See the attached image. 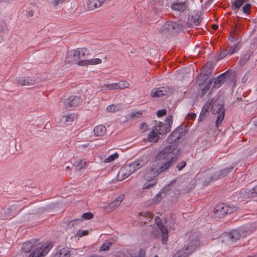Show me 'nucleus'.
I'll list each match as a JSON object with an SVG mask.
<instances>
[{
    "mask_svg": "<svg viewBox=\"0 0 257 257\" xmlns=\"http://www.w3.org/2000/svg\"><path fill=\"white\" fill-rule=\"evenodd\" d=\"M181 154L180 149L176 144L170 145L162 150L156 157V164L148 166L144 175L148 181H153L160 173L168 169L173 163L176 162Z\"/></svg>",
    "mask_w": 257,
    "mask_h": 257,
    "instance_id": "f257e3e1",
    "label": "nucleus"
},
{
    "mask_svg": "<svg viewBox=\"0 0 257 257\" xmlns=\"http://www.w3.org/2000/svg\"><path fill=\"white\" fill-rule=\"evenodd\" d=\"M170 8L173 11L182 13L188 8V3L187 1L176 0L171 4Z\"/></svg>",
    "mask_w": 257,
    "mask_h": 257,
    "instance_id": "dca6fc26",
    "label": "nucleus"
},
{
    "mask_svg": "<svg viewBox=\"0 0 257 257\" xmlns=\"http://www.w3.org/2000/svg\"><path fill=\"white\" fill-rule=\"evenodd\" d=\"M173 123V116L171 115L167 116L164 122L160 121L158 125L154 126L159 135H166L171 131Z\"/></svg>",
    "mask_w": 257,
    "mask_h": 257,
    "instance_id": "423d86ee",
    "label": "nucleus"
},
{
    "mask_svg": "<svg viewBox=\"0 0 257 257\" xmlns=\"http://www.w3.org/2000/svg\"><path fill=\"white\" fill-rule=\"evenodd\" d=\"M237 210V207L232 205L226 204V215L231 214Z\"/></svg>",
    "mask_w": 257,
    "mask_h": 257,
    "instance_id": "58836bf2",
    "label": "nucleus"
},
{
    "mask_svg": "<svg viewBox=\"0 0 257 257\" xmlns=\"http://www.w3.org/2000/svg\"><path fill=\"white\" fill-rule=\"evenodd\" d=\"M149 160V159L148 156H142L133 162L128 164V165L134 173L138 170L145 166Z\"/></svg>",
    "mask_w": 257,
    "mask_h": 257,
    "instance_id": "9d476101",
    "label": "nucleus"
},
{
    "mask_svg": "<svg viewBox=\"0 0 257 257\" xmlns=\"http://www.w3.org/2000/svg\"><path fill=\"white\" fill-rule=\"evenodd\" d=\"M111 245H112V243H110L109 242H105L101 246V247L100 248V250H101V251L107 250L109 249V248L110 247Z\"/></svg>",
    "mask_w": 257,
    "mask_h": 257,
    "instance_id": "603ef678",
    "label": "nucleus"
},
{
    "mask_svg": "<svg viewBox=\"0 0 257 257\" xmlns=\"http://www.w3.org/2000/svg\"><path fill=\"white\" fill-rule=\"evenodd\" d=\"M118 104H117L116 105H115L114 104L108 105L106 107V111L108 112H116V111H118L119 110V108H118Z\"/></svg>",
    "mask_w": 257,
    "mask_h": 257,
    "instance_id": "49530a36",
    "label": "nucleus"
},
{
    "mask_svg": "<svg viewBox=\"0 0 257 257\" xmlns=\"http://www.w3.org/2000/svg\"><path fill=\"white\" fill-rule=\"evenodd\" d=\"M235 72L229 69L214 79L213 86L218 88L224 82L227 84L231 83L235 81Z\"/></svg>",
    "mask_w": 257,
    "mask_h": 257,
    "instance_id": "7ed1b4c3",
    "label": "nucleus"
},
{
    "mask_svg": "<svg viewBox=\"0 0 257 257\" xmlns=\"http://www.w3.org/2000/svg\"><path fill=\"white\" fill-rule=\"evenodd\" d=\"M75 50L77 52V54L79 55V60H84L83 58H84L85 56V53L87 52V50L81 48Z\"/></svg>",
    "mask_w": 257,
    "mask_h": 257,
    "instance_id": "a18cd8bd",
    "label": "nucleus"
},
{
    "mask_svg": "<svg viewBox=\"0 0 257 257\" xmlns=\"http://www.w3.org/2000/svg\"><path fill=\"white\" fill-rule=\"evenodd\" d=\"M143 111H138L136 112H132L130 114L131 118L132 119H136L140 118L142 116Z\"/></svg>",
    "mask_w": 257,
    "mask_h": 257,
    "instance_id": "de8ad7c7",
    "label": "nucleus"
},
{
    "mask_svg": "<svg viewBox=\"0 0 257 257\" xmlns=\"http://www.w3.org/2000/svg\"><path fill=\"white\" fill-rule=\"evenodd\" d=\"M76 118V116L74 113H67V114L61 116L60 122L64 124L70 123L74 121Z\"/></svg>",
    "mask_w": 257,
    "mask_h": 257,
    "instance_id": "a878e982",
    "label": "nucleus"
},
{
    "mask_svg": "<svg viewBox=\"0 0 257 257\" xmlns=\"http://www.w3.org/2000/svg\"><path fill=\"white\" fill-rule=\"evenodd\" d=\"M153 89L151 95L153 97H160L164 95H167L172 92V89L168 86H162L158 88L154 91Z\"/></svg>",
    "mask_w": 257,
    "mask_h": 257,
    "instance_id": "f3484780",
    "label": "nucleus"
},
{
    "mask_svg": "<svg viewBox=\"0 0 257 257\" xmlns=\"http://www.w3.org/2000/svg\"><path fill=\"white\" fill-rule=\"evenodd\" d=\"M200 243V234L198 232H194L190 236L188 242L184 246L186 250L191 254L199 246Z\"/></svg>",
    "mask_w": 257,
    "mask_h": 257,
    "instance_id": "39448f33",
    "label": "nucleus"
},
{
    "mask_svg": "<svg viewBox=\"0 0 257 257\" xmlns=\"http://www.w3.org/2000/svg\"><path fill=\"white\" fill-rule=\"evenodd\" d=\"M188 115L189 119L191 120H193L196 117V114L194 113H188Z\"/></svg>",
    "mask_w": 257,
    "mask_h": 257,
    "instance_id": "338daca9",
    "label": "nucleus"
},
{
    "mask_svg": "<svg viewBox=\"0 0 257 257\" xmlns=\"http://www.w3.org/2000/svg\"><path fill=\"white\" fill-rule=\"evenodd\" d=\"M124 198L123 195H120L118 196L115 200L109 204V207L112 209H115L121 203Z\"/></svg>",
    "mask_w": 257,
    "mask_h": 257,
    "instance_id": "cd10ccee",
    "label": "nucleus"
},
{
    "mask_svg": "<svg viewBox=\"0 0 257 257\" xmlns=\"http://www.w3.org/2000/svg\"><path fill=\"white\" fill-rule=\"evenodd\" d=\"M187 250H186L185 248L178 250L175 254V257H187L191 253L188 252Z\"/></svg>",
    "mask_w": 257,
    "mask_h": 257,
    "instance_id": "c9c22d12",
    "label": "nucleus"
},
{
    "mask_svg": "<svg viewBox=\"0 0 257 257\" xmlns=\"http://www.w3.org/2000/svg\"><path fill=\"white\" fill-rule=\"evenodd\" d=\"M211 176L214 181L222 178L221 175H220L219 171L216 172Z\"/></svg>",
    "mask_w": 257,
    "mask_h": 257,
    "instance_id": "13d9d810",
    "label": "nucleus"
},
{
    "mask_svg": "<svg viewBox=\"0 0 257 257\" xmlns=\"http://www.w3.org/2000/svg\"><path fill=\"white\" fill-rule=\"evenodd\" d=\"M211 110L213 114H217L215 125L216 127L218 128L219 125L221 124L224 118L225 109L223 108V104L219 103L217 100H212Z\"/></svg>",
    "mask_w": 257,
    "mask_h": 257,
    "instance_id": "20e7f679",
    "label": "nucleus"
},
{
    "mask_svg": "<svg viewBox=\"0 0 257 257\" xmlns=\"http://www.w3.org/2000/svg\"><path fill=\"white\" fill-rule=\"evenodd\" d=\"M233 169V167L229 166L227 168H225L219 171L220 175H221L222 178L226 176L229 173L231 172Z\"/></svg>",
    "mask_w": 257,
    "mask_h": 257,
    "instance_id": "e433bc0d",
    "label": "nucleus"
},
{
    "mask_svg": "<svg viewBox=\"0 0 257 257\" xmlns=\"http://www.w3.org/2000/svg\"><path fill=\"white\" fill-rule=\"evenodd\" d=\"M117 86V89H122L129 87L130 84L126 81H120L116 83Z\"/></svg>",
    "mask_w": 257,
    "mask_h": 257,
    "instance_id": "a19ab883",
    "label": "nucleus"
},
{
    "mask_svg": "<svg viewBox=\"0 0 257 257\" xmlns=\"http://www.w3.org/2000/svg\"><path fill=\"white\" fill-rule=\"evenodd\" d=\"M149 182H146L143 186V189H148L153 187L157 183V180H153L149 181Z\"/></svg>",
    "mask_w": 257,
    "mask_h": 257,
    "instance_id": "37998d69",
    "label": "nucleus"
},
{
    "mask_svg": "<svg viewBox=\"0 0 257 257\" xmlns=\"http://www.w3.org/2000/svg\"><path fill=\"white\" fill-rule=\"evenodd\" d=\"M231 9L232 10L235 11V12H237V11L241 7V6L244 3L243 0H231Z\"/></svg>",
    "mask_w": 257,
    "mask_h": 257,
    "instance_id": "2f4dec72",
    "label": "nucleus"
},
{
    "mask_svg": "<svg viewBox=\"0 0 257 257\" xmlns=\"http://www.w3.org/2000/svg\"><path fill=\"white\" fill-rule=\"evenodd\" d=\"M208 78V76L205 75V74L201 72L197 77L198 85L199 86L203 85L207 82Z\"/></svg>",
    "mask_w": 257,
    "mask_h": 257,
    "instance_id": "473e14b6",
    "label": "nucleus"
},
{
    "mask_svg": "<svg viewBox=\"0 0 257 257\" xmlns=\"http://www.w3.org/2000/svg\"><path fill=\"white\" fill-rule=\"evenodd\" d=\"M214 67V64L212 62H208L206 65L203 67L201 73L208 77L211 74L212 70Z\"/></svg>",
    "mask_w": 257,
    "mask_h": 257,
    "instance_id": "393cba45",
    "label": "nucleus"
},
{
    "mask_svg": "<svg viewBox=\"0 0 257 257\" xmlns=\"http://www.w3.org/2000/svg\"><path fill=\"white\" fill-rule=\"evenodd\" d=\"M226 204H217L214 208L213 214L215 217L222 218L226 215Z\"/></svg>",
    "mask_w": 257,
    "mask_h": 257,
    "instance_id": "a211bd4d",
    "label": "nucleus"
},
{
    "mask_svg": "<svg viewBox=\"0 0 257 257\" xmlns=\"http://www.w3.org/2000/svg\"><path fill=\"white\" fill-rule=\"evenodd\" d=\"M82 101V98L78 96H70L64 101V104L66 108L68 109L71 107H76L79 105Z\"/></svg>",
    "mask_w": 257,
    "mask_h": 257,
    "instance_id": "4468645a",
    "label": "nucleus"
},
{
    "mask_svg": "<svg viewBox=\"0 0 257 257\" xmlns=\"http://www.w3.org/2000/svg\"><path fill=\"white\" fill-rule=\"evenodd\" d=\"M167 113V110L165 109L159 110L157 112V115L158 117H160L164 116Z\"/></svg>",
    "mask_w": 257,
    "mask_h": 257,
    "instance_id": "bf43d9fd",
    "label": "nucleus"
},
{
    "mask_svg": "<svg viewBox=\"0 0 257 257\" xmlns=\"http://www.w3.org/2000/svg\"><path fill=\"white\" fill-rule=\"evenodd\" d=\"M94 217V214L92 212H86L84 213L82 215V219L84 220H89L93 218Z\"/></svg>",
    "mask_w": 257,
    "mask_h": 257,
    "instance_id": "8fccbe9b",
    "label": "nucleus"
},
{
    "mask_svg": "<svg viewBox=\"0 0 257 257\" xmlns=\"http://www.w3.org/2000/svg\"><path fill=\"white\" fill-rule=\"evenodd\" d=\"M212 102V100H211L210 102H207L202 107V110L207 112L208 113V111L209 109L210 108L211 104Z\"/></svg>",
    "mask_w": 257,
    "mask_h": 257,
    "instance_id": "6e6d98bb",
    "label": "nucleus"
},
{
    "mask_svg": "<svg viewBox=\"0 0 257 257\" xmlns=\"http://www.w3.org/2000/svg\"><path fill=\"white\" fill-rule=\"evenodd\" d=\"M106 0H88L87 4L89 10H93L100 7Z\"/></svg>",
    "mask_w": 257,
    "mask_h": 257,
    "instance_id": "4be33fe9",
    "label": "nucleus"
},
{
    "mask_svg": "<svg viewBox=\"0 0 257 257\" xmlns=\"http://www.w3.org/2000/svg\"><path fill=\"white\" fill-rule=\"evenodd\" d=\"M257 195V185L249 189H242L240 192L237 194L238 198H247L255 197Z\"/></svg>",
    "mask_w": 257,
    "mask_h": 257,
    "instance_id": "2eb2a0df",
    "label": "nucleus"
},
{
    "mask_svg": "<svg viewBox=\"0 0 257 257\" xmlns=\"http://www.w3.org/2000/svg\"><path fill=\"white\" fill-rule=\"evenodd\" d=\"M251 7V5L250 4H245V5L242 8L243 12L247 15L249 14L250 13Z\"/></svg>",
    "mask_w": 257,
    "mask_h": 257,
    "instance_id": "3c124183",
    "label": "nucleus"
},
{
    "mask_svg": "<svg viewBox=\"0 0 257 257\" xmlns=\"http://www.w3.org/2000/svg\"><path fill=\"white\" fill-rule=\"evenodd\" d=\"M180 30V27L178 23L173 21H168L162 26L161 32L175 35L178 33Z\"/></svg>",
    "mask_w": 257,
    "mask_h": 257,
    "instance_id": "0eeeda50",
    "label": "nucleus"
},
{
    "mask_svg": "<svg viewBox=\"0 0 257 257\" xmlns=\"http://www.w3.org/2000/svg\"><path fill=\"white\" fill-rule=\"evenodd\" d=\"M88 234V230H79L77 233V236L79 237H81L82 236L87 235Z\"/></svg>",
    "mask_w": 257,
    "mask_h": 257,
    "instance_id": "5fc2aeb1",
    "label": "nucleus"
},
{
    "mask_svg": "<svg viewBox=\"0 0 257 257\" xmlns=\"http://www.w3.org/2000/svg\"><path fill=\"white\" fill-rule=\"evenodd\" d=\"M51 246L49 244H43L41 246H38L34 252H32L28 257H44L49 251Z\"/></svg>",
    "mask_w": 257,
    "mask_h": 257,
    "instance_id": "9b49d317",
    "label": "nucleus"
},
{
    "mask_svg": "<svg viewBox=\"0 0 257 257\" xmlns=\"http://www.w3.org/2000/svg\"><path fill=\"white\" fill-rule=\"evenodd\" d=\"M186 134V130L181 126L178 127L173 131L167 138V141L170 144H173L179 140Z\"/></svg>",
    "mask_w": 257,
    "mask_h": 257,
    "instance_id": "1a4fd4ad",
    "label": "nucleus"
},
{
    "mask_svg": "<svg viewBox=\"0 0 257 257\" xmlns=\"http://www.w3.org/2000/svg\"><path fill=\"white\" fill-rule=\"evenodd\" d=\"M93 132L96 136H103L106 132V128L104 125H99L94 128Z\"/></svg>",
    "mask_w": 257,
    "mask_h": 257,
    "instance_id": "c85d7f7f",
    "label": "nucleus"
},
{
    "mask_svg": "<svg viewBox=\"0 0 257 257\" xmlns=\"http://www.w3.org/2000/svg\"><path fill=\"white\" fill-rule=\"evenodd\" d=\"M186 165V162L185 161H181L177 166V168L179 170H182Z\"/></svg>",
    "mask_w": 257,
    "mask_h": 257,
    "instance_id": "052dcab7",
    "label": "nucleus"
},
{
    "mask_svg": "<svg viewBox=\"0 0 257 257\" xmlns=\"http://www.w3.org/2000/svg\"><path fill=\"white\" fill-rule=\"evenodd\" d=\"M200 16L197 13H195L192 16H189L188 23L190 26H198L201 22Z\"/></svg>",
    "mask_w": 257,
    "mask_h": 257,
    "instance_id": "5701e85b",
    "label": "nucleus"
},
{
    "mask_svg": "<svg viewBox=\"0 0 257 257\" xmlns=\"http://www.w3.org/2000/svg\"><path fill=\"white\" fill-rule=\"evenodd\" d=\"M239 43L237 42L234 44L233 45L230 46L228 49L229 55H231L233 53L236 52L238 50H239V48L238 46Z\"/></svg>",
    "mask_w": 257,
    "mask_h": 257,
    "instance_id": "4c0bfd02",
    "label": "nucleus"
},
{
    "mask_svg": "<svg viewBox=\"0 0 257 257\" xmlns=\"http://www.w3.org/2000/svg\"><path fill=\"white\" fill-rule=\"evenodd\" d=\"M248 231L244 227L233 229L230 232H224L222 235V242L227 245H231L238 240L241 237H244Z\"/></svg>",
    "mask_w": 257,
    "mask_h": 257,
    "instance_id": "f03ea898",
    "label": "nucleus"
},
{
    "mask_svg": "<svg viewBox=\"0 0 257 257\" xmlns=\"http://www.w3.org/2000/svg\"><path fill=\"white\" fill-rule=\"evenodd\" d=\"M228 55L229 52L228 49H224L218 54V59H222Z\"/></svg>",
    "mask_w": 257,
    "mask_h": 257,
    "instance_id": "09e8293b",
    "label": "nucleus"
},
{
    "mask_svg": "<svg viewBox=\"0 0 257 257\" xmlns=\"http://www.w3.org/2000/svg\"><path fill=\"white\" fill-rule=\"evenodd\" d=\"M148 126L146 123H142L140 125V129L142 132H145L148 130Z\"/></svg>",
    "mask_w": 257,
    "mask_h": 257,
    "instance_id": "0e129e2a",
    "label": "nucleus"
},
{
    "mask_svg": "<svg viewBox=\"0 0 257 257\" xmlns=\"http://www.w3.org/2000/svg\"><path fill=\"white\" fill-rule=\"evenodd\" d=\"M84 60H79V55L77 54L76 50H71L67 53L65 61L67 64H78L80 66H83L80 64V62Z\"/></svg>",
    "mask_w": 257,
    "mask_h": 257,
    "instance_id": "f8f14e48",
    "label": "nucleus"
},
{
    "mask_svg": "<svg viewBox=\"0 0 257 257\" xmlns=\"http://www.w3.org/2000/svg\"><path fill=\"white\" fill-rule=\"evenodd\" d=\"M38 246L36 240L28 241L23 244L21 254L24 257H28L32 252H34L37 248Z\"/></svg>",
    "mask_w": 257,
    "mask_h": 257,
    "instance_id": "6e6552de",
    "label": "nucleus"
},
{
    "mask_svg": "<svg viewBox=\"0 0 257 257\" xmlns=\"http://www.w3.org/2000/svg\"><path fill=\"white\" fill-rule=\"evenodd\" d=\"M7 30V25L4 22H2L0 23V43L3 40V33H5Z\"/></svg>",
    "mask_w": 257,
    "mask_h": 257,
    "instance_id": "ea45409f",
    "label": "nucleus"
},
{
    "mask_svg": "<svg viewBox=\"0 0 257 257\" xmlns=\"http://www.w3.org/2000/svg\"><path fill=\"white\" fill-rule=\"evenodd\" d=\"M214 78H212L210 79L207 83L204 86V87L202 90L201 95L202 96H204L208 91H209L210 86L213 81Z\"/></svg>",
    "mask_w": 257,
    "mask_h": 257,
    "instance_id": "f704fd0d",
    "label": "nucleus"
},
{
    "mask_svg": "<svg viewBox=\"0 0 257 257\" xmlns=\"http://www.w3.org/2000/svg\"><path fill=\"white\" fill-rule=\"evenodd\" d=\"M252 54V52L247 51L244 53L241 58L239 59V64L241 66H243L247 62V61L249 59L250 57Z\"/></svg>",
    "mask_w": 257,
    "mask_h": 257,
    "instance_id": "c756f323",
    "label": "nucleus"
},
{
    "mask_svg": "<svg viewBox=\"0 0 257 257\" xmlns=\"http://www.w3.org/2000/svg\"><path fill=\"white\" fill-rule=\"evenodd\" d=\"M116 257H130V256L126 255L124 252L120 251V252H118L117 253Z\"/></svg>",
    "mask_w": 257,
    "mask_h": 257,
    "instance_id": "69168bd1",
    "label": "nucleus"
},
{
    "mask_svg": "<svg viewBox=\"0 0 257 257\" xmlns=\"http://www.w3.org/2000/svg\"><path fill=\"white\" fill-rule=\"evenodd\" d=\"M119 156V155L117 153H115L112 155H110L107 158L104 159V162L106 163L111 162L114 161L115 159H117Z\"/></svg>",
    "mask_w": 257,
    "mask_h": 257,
    "instance_id": "c03bdc74",
    "label": "nucleus"
},
{
    "mask_svg": "<svg viewBox=\"0 0 257 257\" xmlns=\"http://www.w3.org/2000/svg\"><path fill=\"white\" fill-rule=\"evenodd\" d=\"M157 225L160 228V230L162 233V238L161 239L162 243L163 244L167 243L168 241V229L164 226L161 221L157 223Z\"/></svg>",
    "mask_w": 257,
    "mask_h": 257,
    "instance_id": "412c9836",
    "label": "nucleus"
},
{
    "mask_svg": "<svg viewBox=\"0 0 257 257\" xmlns=\"http://www.w3.org/2000/svg\"><path fill=\"white\" fill-rule=\"evenodd\" d=\"M146 251L144 248L140 249L137 257H145Z\"/></svg>",
    "mask_w": 257,
    "mask_h": 257,
    "instance_id": "e2e57ef3",
    "label": "nucleus"
},
{
    "mask_svg": "<svg viewBox=\"0 0 257 257\" xmlns=\"http://www.w3.org/2000/svg\"><path fill=\"white\" fill-rule=\"evenodd\" d=\"M83 221L82 219H76L69 222V225L70 226H74L77 224V222L80 223Z\"/></svg>",
    "mask_w": 257,
    "mask_h": 257,
    "instance_id": "680f3d73",
    "label": "nucleus"
},
{
    "mask_svg": "<svg viewBox=\"0 0 257 257\" xmlns=\"http://www.w3.org/2000/svg\"><path fill=\"white\" fill-rule=\"evenodd\" d=\"M70 250L69 248L64 247L57 250L53 254V257H70Z\"/></svg>",
    "mask_w": 257,
    "mask_h": 257,
    "instance_id": "b1692460",
    "label": "nucleus"
},
{
    "mask_svg": "<svg viewBox=\"0 0 257 257\" xmlns=\"http://www.w3.org/2000/svg\"><path fill=\"white\" fill-rule=\"evenodd\" d=\"M147 139L148 141L151 143H156L159 140L160 137L159 133L155 128L154 126L152 131L149 134Z\"/></svg>",
    "mask_w": 257,
    "mask_h": 257,
    "instance_id": "bb28decb",
    "label": "nucleus"
},
{
    "mask_svg": "<svg viewBox=\"0 0 257 257\" xmlns=\"http://www.w3.org/2000/svg\"><path fill=\"white\" fill-rule=\"evenodd\" d=\"M214 182V180L212 177V176H209L205 179L204 181L203 184L204 186L209 185L211 182Z\"/></svg>",
    "mask_w": 257,
    "mask_h": 257,
    "instance_id": "4d7b16f0",
    "label": "nucleus"
},
{
    "mask_svg": "<svg viewBox=\"0 0 257 257\" xmlns=\"http://www.w3.org/2000/svg\"><path fill=\"white\" fill-rule=\"evenodd\" d=\"M37 10V7L35 5H31L30 7H28L24 13L27 17H32L34 16V13Z\"/></svg>",
    "mask_w": 257,
    "mask_h": 257,
    "instance_id": "72a5a7b5",
    "label": "nucleus"
},
{
    "mask_svg": "<svg viewBox=\"0 0 257 257\" xmlns=\"http://www.w3.org/2000/svg\"><path fill=\"white\" fill-rule=\"evenodd\" d=\"M134 172L131 169L128 164H125L120 169L118 173V177L121 178L120 180H124L127 178Z\"/></svg>",
    "mask_w": 257,
    "mask_h": 257,
    "instance_id": "6ab92c4d",
    "label": "nucleus"
},
{
    "mask_svg": "<svg viewBox=\"0 0 257 257\" xmlns=\"http://www.w3.org/2000/svg\"><path fill=\"white\" fill-rule=\"evenodd\" d=\"M207 113H208L207 112L201 110L198 118L199 122L203 121L207 116Z\"/></svg>",
    "mask_w": 257,
    "mask_h": 257,
    "instance_id": "864d4df0",
    "label": "nucleus"
},
{
    "mask_svg": "<svg viewBox=\"0 0 257 257\" xmlns=\"http://www.w3.org/2000/svg\"><path fill=\"white\" fill-rule=\"evenodd\" d=\"M117 85L116 83H111V84H105L103 85V88L105 89L108 90H112L114 89H117Z\"/></svg>",
    "mask_w": 257,
    "mask_h": 257,
    "instance_id": "79ce46f5",
    "label": "nucleus"
},
{
    "mask_svg": "<svg viewBox=\"0 0 257 257\" xmlns=\"http://www.w3.org/2000/svg\"><path fill=\"white\" fill-rule=\"evenodd\" d=\"M172 183L165 186L164 187L159 193L156 194L153 199V203H158L160 202L164 198L166 197L167 194H169L170 191L171 190L172 187Z\"/></svg>",
    "mask_w": 257,
    "mask_h": 257,
    "instance_id": "ddd939ff",
    "label": "nucleus"
},
{
    "mask_svg": "<svg viewBox=\"0 0 257 257\" xmlns=\"http://www.w3.org/2000/svg\"><path fill=\"white\" fill-rule=\"evenodd\" d=\"M17 82L21 85L33 86L36 85V81L30 79L29 77H20L18 78Z\"/></svg>",
    "mask_w": 257,
    "mask_h": 257,
    "instance_id": "aec40b11",
    "label": "nucleus"
},
{
    "mask_svg": "<svg viewBox=\"0 0 257 257\" xmlns=\"http://www.w3.org/2000/svg\"><path fill=\"white\" fill-rule=\"evenodd\" d=\"M228 40L230 42H233L237 40V38H234V37L232 35V34H230L228 36Z\"/></svg>",
    "mask_w": 257,
    "mask_h": 257,
    "instance_id": "774afa93",
    "label": "nucleus"
},
{
    "mask_svg": "<svg viewBox=\"0 0 257 257\" xmlns=\"http://www.w3.org/2000/svg\"><path fill=\"white\" fill-rule=\"evenodd\" d=\"M102 60L99 58L92 59L91 60H84L83 61L81 62V65L83 66H87L89 65H95L101 63Z\"/></svg>",
    "mask_w": 257,
    "mask_h": 257,
    "instance_id": "7c9ffc66",
    "label": "nucleus"
}]
</instances>
